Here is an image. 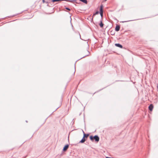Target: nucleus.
Wrapping results in <instances>:
<instances>
[{
    "instance_id": "9",
    "label": "nucleus",
    "mask_w": 158,
    "mask_h": 158,
    "mask_svg": "<svg viewBox=\"0 0 158 158\" xmlns=\"http://www.w3.org/2000/svg\"><path fill=\"white\" fill-rule=\"evenodd\" d=\"M102 20L101 19L100 23H99V25L102 28L103 27L104 24L102 23Z\"/></svg>"
},
{
    "instance_id": "10",
    "label": "nucleus",
    "mask_w": 158,
    "mask_h": 158,
    "mask_svg": "<svg viewBox=\"0 0 158 158\" xmlns=\"http://www.w3.org/2000/svg\"><path fill=\"white\" fill-rule=\"evenodd\" d=\"M89 135L88 134H85V132H84V135L83 137L87 139L88 137L89 136Z\"/></svg>"
},
{
    "instance_id": "4",
    "label": "nucleus",
    "mask_w": 158,
    "mask_h": 158,
    "mask_svg": "<svg viewBox=\"0 0 158 158\" xmlns=\"http://www.w3.org/2000/svg\"><path fill=\"white\" fill-rule=\"evenodd\" d=\"M114 45L116 47H118L120 48H123V46L121 44H120L119 43L115 44Z\"/></svg>"
},
{
    "instance_id": "18",
    "label": "nucleus",
    "mask_w": 158,
    "mask_h": 158,
    "mask_svg": "<svg viewBox=\"0 0 158 158\" xmlns=\"http://www.w3.org/2000/svg\"><path fill=\"white\" fill-rule=\"evenodd\" d=\"M42 1L44 3L45 2V0H43Z\"/></svg>"
},
{
    "instance_id": "11",
    "label": "nucleus",
    "mask_w": 158,
    "mask_h": 158,
    "mask_svg": "<svg viewBox=\"0 0 158 158\" xmlns=\"http://www.w3.org/2000/svg\"><path fill=\"white\" fill-rule=\"evenodd\" d=\"M79 1L86 4H87L88 3L87 0H79Z\"/></svg>"
},
{
    "instance_id": "5",
    "label": "nucleus",
    "mask_w": 158,
    "mask_h": 158,
    "mask_svg": "<svg viewBox=\"0 0 158 158\" xmlns=\"http://www.w3.org/2000/svg\"><path fill=\"white\" fill-rule=\"evenodd\" d=\"M86 139L83 137L82 139L79 141V143H83L85 141Z\"/></svg>"
},
{
    "instance_id": "2",
    "label": "nucleus",
    "mask_w": 158,
    "mask_h": 158,
    "mask_svg": "<svg viewBox=\"0 0 158 158\" xmlns=\"http://www.w3.org/2000/svg\"><path fill=\"white\" fill-rule=\"evenodd\" d=\"M69 145L68 144H66L64 147L63 149V151L64 152L66 151L68 148L69 147Z\"/></svg>"
},
{
    "instance_id": "15",
    "label": "nucleus",
    "mask_w": 158,
    "mask_h": 158,
    "mask_svg": "<svg viewBox=\"0 0 158 158\" xmlns=\"http://www.w3.org/2000/svg\"><path fill=\"white\" fill-rule=\"evenodd\" d=\"M62 1L61 0H52V2H58V1Z\"/></svg>"
},
{
    "instance_id": "24",
    "label": "nucleus",
    "mask_w": 158,
    "mask_h": 158,
    "mask_svg": "<svg viewBox=\"0 0 158 158\" xmlns=\"http://www.w3.org/2000/svg\"><path fill=\"white\" fill-rule=\"evenodd\" d=\"M72 27H73V25H72Z\"/></svg>"
},
{
    "instance_id": "8",
    "label": "nucleus",
    "mask_w": 158,
    "mask_h": 158,
    "mask_svg": "<svg viewBox=\"0 0 158 158\" xmlns=\"http://www.w3.org/2000/svg\"><path fill=\"white\" fill-rule=\"evenodd\" d=\"M103 5H102L100 6L99 9V13H103Z\"/></svg>"
},
{
    "instance_id": "23",
    "label": "nucleus",
    "mask_w": 158,
    "mask_h": 158,
    "mask_svg": "<svg viewBox=\"0 0 158 158\" xmlns=\"http://www.w3.org/2000/svg\"><path fill=\"white\" fill-rule=\"evenodd\" d=\"M107 0H104V1H107Z\"/></svg>"
},
{
    "instance_id": "6",
    "label": "nucleus",
    "mask_w": 158,
    "mask_h": 158,
    "mask_svg": "<svg viewBox=\"0 0 158 158\" xmlns=\"http://www.w3.org/2000/svg\"><path fill=\"white\" fill-rule=\"evenodd\" d=\"M153 108V106L152 104H151L148 106V109L149 110L152 111Z\"/></svg>"
},
{
    "instance_id": "22",
    "label": "nucleus",
    "mask_w": 158,
    "mask_h": 158,
    "mask_svg": "<svg viewBox=\"0 0 158 158\" xmlns=\"http://www.w3.org/2000/svg\"><path fill=\"white\" fill-rule=\"evenodd\" d=\"M157 88L158 89V86H157Z\"/></svg>"
},
{
    "instance_id": "21",
    "label": "nucleus",
    "mask_w": 158,
    "mask_h": 158,
    "mask_svg": "<svg viewBox=\"0 0 158 158\" xmlns=\"http://www.w3.org/2000/svg\"><path fill=\"white\" fill-rule=\"evenodd\" d=\"M26 122L27 123V120H26Z\"/></svg>"
},
{
    "instance_id": "25",
    "label": "nucleus",
    "mask_w": 158,
    "mask_h": 158,
    "mask_svg": "<svg viewBox=\"0 0 158 158\" xmlns=\"http://www.w3.org/2000/svg\"><path fill=\"white\" fill-rule=\"evenodd\" d=\"M80 38H81V37L80 36Z\"/></svg>"
},
{
    "instance_id": "7",
    "label": "nucleus",
    "mask_w": 158,
    "mask_h": 158,
    "mask_svg": "<svg viewBox=\"0 0 158 158\" xmlns=\"http://www.w3.org/2000/svg\"><path fill=\"white\" fill-rule=\"evenodd\" d=\"M120 28V26L119 25H117L115 28V31H118Z\"/></svg>"
},
{
    "instance_id": "3",
    "label": "nucleus",
    "mask_w": 158,
    "mask_h": 158,
    "mask_svg": "<svg viewBox=\"0 0 158 158\" xmlns=\"http://www.w3.org/2000/svg\"><path fill=\"white\" fill-rule=\"evenodd\" d=\"M87 52H88V54H87V55H85V56H83V57H82L81 58H80L78 60H77V61H78V60H80V59H82V58H84V57H86V56H89V54H90V52H89V51H87ZM77 60L76 62H75V64H74V66H75V64H76V62H77Z\"/></svg>"
},
{
    "instance_id": "16",
    "label": "nucleus",
    "mask_w": 158,
    "mask_h": 158,
    "mask_svg": "<svg viewBox=\"0 0 158 158\" xmlns=\"http://www.w3.org/2000/svg\"><path fill=\"white\" fill-rule=\"evenodd\" d=\"M65 9L66 10H69V11H70V8H68V7H66L65 8Z\"/></svg>"
},
{
    "instance_id": "13",
    "label": "nucleus",
    "mask_w": 158,
    "mask_h": 158,
    "mask_svg": "<svg viewBox=\"0 0 158 158\" xmlns=\"http://www.w3.org/2000/svg\"><path fill=\"white\" fill-rule=\"evenodd\" d=\"M99 13V12L98 11H97L95 12V13H94L93 14V16H94L95 15H97V14H98V13Z\"/></svg>"
},
{
    "instance_id": "17",
    "label": "nucleus",
    "mask_w": 158,
    "mask_h": 158,
    "mask_svg": "<svg viewBox=\"0 0 158 158\" xmlns=\"http://www.w3.org/2000/svg\"><path fill=\"white\" fill-rule=\"evenodd\" d=\"M106 158H113V157H110L106 156Z\"/></svg>"
},
{
    "instance_id": "19",
    "label": "nucleus",
    "mask_w": 158,
    "mask_h": 158,
    "mask_svg": "<svg viewBox=\"0 0 158 158\" xmlns=\"http://www.w3.org/2000/svg\"><path fill=\"white\" fill-rule=\"evenodd\" d=\"M83 131V134H84V131Z\"/></svg>"
},
{
    "instance_id": "12",
    "label": "nucleus",
    "mask_w": 158,
    "mask_h": 158,
    "mask_svg": "<svg viewBox=\"0 0 158 158\" xmlns=\"http://www.w3.org/2000/svg\"><path fill=\"white\" fill-rule=\"evenodd\" d=\"M100 15L101 16V19L102 20V18L103 16V13H99Z\"/></svg>"
},
{
    "instance_id": "14",
    "label": "nucleus",
    "mask_w": 158,
    "mask_h": 158,
    "mask_svg": "<svg viewBox=\"0 0 158 158\" xmlns=\"http://www.w3.org/2000/svg\"><path fill=\"white\" fill-rule=\"evenodd\" d=\"M134 20H128V21H122V22H120L121 23H125V22H129V21H134Z\"/></svg>"
},
{
    "instance_id": "20",
    "label": "nucleus",
    "mask_w": 158,
    "mask_h": 158,
    "mask_svg": "<svg viewBox=\"0 0 158 158\" xmlns=\"http://www.w3.org/2000/svg\"><path fill=\"white\" fill-rule=\"evenodd\" d=\"M92 20H93V17H92Z\"/></svg>"
},
{
    "instance_id": "1",
    "label": "nucleus",
    "mask_w": 158,
    "mask_h": 158,
    "mask_svg": "<svg viewBox=\"0 0 158 158\" xmlns=\"http://www.w3.org/2000/svg\"><path fill=\"white\" fill-rule=\"evenodd\" d=\"M89 139L92 142H94L95 140V141L97 143L99 140V138L98 135H95L94 136L93 135H90L89 136Z\"/></svg>"
}]
</instances>
